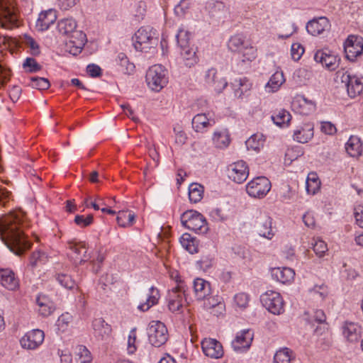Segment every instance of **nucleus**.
I'll use <instances>...</instances> for the list:
<instances>
[{
  "mask_svg": "<svg viewBox=\"0 0 363 363\" xmlns=\"http://www.w3.org/2000/svg\"><path fill=\"white\" fill-rule=\"evenodd\" d=\"M56 279L60 285L68 289H74L76 285L74 280L67 274H58Z\"/></svg>",
  "mask_w": 363,
  "mask_h": 363,
  "instance_id": "09e8293b",
  "label": "nucleus"
},
{
  "mask_svg": "<svg viewBox=\"0 0 363 363\" xmlns=\"http://www.w3.org/2000/svg\"><path fill=\"white\" fill-rule=\"evenodd\" d=\"M181 222L183 226L199 234H204L208 230L205 218L196 211L188 210L183 213Z\"/></svg>",
  "mask_w": 363,
  "mask_h": 363,
  "instance_id": "7ed1b4c3",
  "label": "nucleus"
},
{
  "mask_svg": "<svg viewBox=\"0 0 363 363\" xmlns=\"http://www.w3.org/2000/svg\"><path fill=\"white\" fill-rule=\"evenodd\" d=\"M30 81V86L39 90H46L50 86L49 80L44 77H33Z\"/></svg>",
  "mask_w": 363,
  "mask_h": 363,
  "instance_id": "de8ad7c7",
  "label": "nucleus"
},
{
  "mask_svg": "<svg viewBox=\"0 0 363 363\" xmlns=\"http://www.w3.org/2000/svg\"><path fill=\"white\" fill-rule=\"evenodd\" d=\"M285 79L282 72H276L266 85V88L270 89L269 91L274 92L279 89Z\"/></svg>",
  "mask_w": 363,
  "mask_h": 363,
  "instance_id": "a19ab883",
  "label": "nucleus"
},
{
  "mask_svg": "<svg viewBox=\"0 0 363 363\" xmlns=\"http://www.w3.org/2000/svg\"><path fill=\"white\" fill-rule=\"evenodd\" d=\"M238 52L242 55L241 62L242 63L252 62L256 57L255 49L249 45L245 46L241 52Z\"/></svg>",
  "mask_w": 363,
  "mask_h": 363,
  "instance_id": "3c124183",
  "label": "nucleus"
},
{
  "mask_svg": "<svg viewBox=\"0 0 363 363\" xmlns=\"http://www.w3.org/2000/svg\"><path fill=\"white\" fill-rule=\"evenodd\" d=\"M159 298V290L154 286H151L150 289V294L146 302L139 305L138 307V309L142 311H148L151 306L157 303Z\"/></svg>",
  "mask_w": 363,
  "mask_h": 363,
  "instance_id": "72a5a7b5",
  "label": "nucleus"
},
{
  "mask_svg": "<svg viewBox=\"0 0 363 363\" xmlns=\"http://www.w3.org/2000/svg\"><path fill=\"white\" fill-rule=\"evenodd\" d=\"M304 52L303 47L299 43H293L291 48V57L298 61Z\"/></svg>",
  "mask_w": 363,
  "mask_h": 363,
  "instance_id": "bf43d9fd",
  "label": "nucleus"
},
{
  "mask_svg": "<svg viewBox=\"0 0 363 363\" xmlns=\"http://www.w3.org/2000/svg\"><path fill=\"white\" fill-rule=\"evenodd\" d=\"M313 136V129L310 125L296 130L294 133V140L298 143H305L311 140Z\"/></svg>",
  "mask_w": 363,
  "mask_h": 363,
  "instance_id": "f704fd0d",
  "label": "nucleus"
},
{
  "mask_svg": "<svg viewBox=\"0 0 363 363\" xmlns=\"http://www.w3.org/2000/svg\"><path fill=\"white\" fill-rule=\"evenodd\" d=\"M86 72L91 77H97L101 75V69L99 66L91 64L86 67Z\"/></svg>",
  "mask_w": 363,
  "mask_h": 363,
  "instance_id": "69168bd1",
  "label": "nucleus"
},
{
  "mask_svg": "<svg viewBox=\"0 0 363 363\" xmlns=\"http://www.w3.org/2000/svg\"><path fill=\"white\" fill-rule=\"evenodd\" d=\"M313 249L318 257H322L328 251V246L323 240H318L313 244Z\"/></svg>",
  "mask_w": 363,
  "mask_h": 363,
  "instance_id": "5fc2aeb1",
  "label": "nucleus"
},
{
  "mask_svg": "<svg viewBox=\"0 0 363 363\" xmlns=\"http://www.w3.org/2000/svg\"><path fill=\"white\" fill-rule=\"evenodd\" d=\"M330 27L328 19L325 17H320L310 21L306 25V30L312 35H318L325 30H328Z\"/></svg>",
  "mask_w": 363,
  "mask_h": 363,
  "instance_id": "5701e85b",
  "label": "nucleus"
},
{
  "mask_svg": "<svg viewBox=\"0 0 363 363\" xmlns=\"http://www.w3.org/2000/svg\"><path fill=\"white\" fill-rule=\"evenodd\" d=\"M346 57L354 61L363 52V38L357 35H349L344 43Z\"/></svg>",
  "mask_w": 363,
  "mask_h": 363,
  "instance_id": "1a4fd4ad",
  "label": "nucleus"
},
{
  "mask_svg": "<svg viewBox=\"0 0 363 363\" xmlns=\"http://www.w3.org/2000/svg\"><path fill=\"white\" fill-rule=\"evenodd\" d=\"M185 290L182 283L177 284V286L174 287L169 291L168 294V308L172 313L182 312L183 308V295H184Z\"/></svg>",
  "mask_w": 363,
  "mask_h": 363,
  "instance_id": "9d476101",
  "label": "nucleus"
},
{
  "mask_svg": "<svg viewBox=\"0 0 363 363\" xmlns=\"http://www.w3.org/2000/svg\"><path fill=\"white\" fill-rule=\"evenodd\" d=\"M44 332L39 329L28 332L20 340L22 347L28 350H35L43 342Z\"/></svg>",
  "mask_w": 363,
  "mask_h": 363,
  "instance_id": "ddd939ff",
  "label": "nucleus"
},
{
  "mask_svg": "<svg viewBox=\"0 0 363 363\" xmlns=\"http://www.w3.org/2000/svg\"><path fill=\"white\" fill-rule=\"evenodd\" d=\"M135 214L128 211H119L116 218L117 223L122 228L130 227L133 224Z\"/></svg>",
  "mask_w": 363,
  "mask_h": 363,
  "instance_id": "ea45409f",
  "label": "nucleus"
},
{
  "mask_svg": "<svg viewBox=\"0 0 363 363\" xmlns=\"http://www.w3.org/2000/svg\"><path fill=\"white\" fill-rule=\"evenodd\" d=\"M201 347L205 355L214 359H219L223 355V346L215 339H204Z\"/></svg>",
  "mask_w": 363,
  "mask_h": 363,
  "instance_id": "2eb2a0df",
  "label": "nucleus"
},
{
  "mask_svg": "<svg viewBox=\"0 0 363 363\" xmlns=\"http://www.w3.org/2000/svg\"><path fill=\"white\" fill-rule=\"evenodd\" d=\"M293 358V352L285 347L276 352L274 362V363H291Z\"/></svg>",
  "mask_w": 363,
  "mask_h": 363,
  "instance_id": "79ce46f5",
  "label": "nucleus"
},
{
  "mask_svg": "<svg viewBox=\"0 0 363 363\" xmlns=\"http://www.w3.org/2000/svg\"><path fill=\"white\" fill-rule=\"evenodd\" d=\"M56 19L57 14L55 10L49 9L48 11H42L39 14L36 22V29L39 31H45L55 22Z\"/></svg>",
  "mask_w": 363,
  "mask_h": 363,
  "instance_id": "aec40b11",
  "label": "nucleus"
},
{
  "mask_svg": "<svg viewBox=\"0 0 363 363\" xmlns=\"http://www.w3.org/2000/svg\"><path fill=\"white\" fill-rule=\"evenodd\" d=\"M315 62L320 63L330 70H335L339 65L340 59L330 50H318L314 55Z\"/></svg>",
  "mask_w": 363,
  "mask_h": 363,
  "instance_id": "4468645a",
  "label": "nucleus"
},
{
  "mask_svg": "<svg viewBox=\"0 0 363 363\" xmlns=\"http://www.w3.org/2000/svg\"><path fill=\"white\" fill-rule=\"evenodd\" d=\"M261 301L266 309L273 314H280L284 311V301L277 291H267L261 296Z\"/></svg>",
  "mask_w": 363,
  "mask_h": 363,
  "instance_id": "6e6552de",
  "label": "nucleus"
},
{
  "mask_svg": "<svg viewBox=\"0 0 363 363\" xmlns=\"http://www.w3.org/2000/svg\"><path fill=\"white\" fill-rule=\"evenodd\" d=\"M306 191L309 194H315L320 187V181L315 172H311L308 174L306 179Z\"/></svg>",
  "mask_w": 363,
  "mask_h": 363,
  "instance_id": "4c0bfd02",
  "label": "nucleus"
},
{
  "mask_svg": "<svg viewBox=\"0 0 363 363\" xmlns=\"http://www.w3.org/2000/svg\"><path fill=\"white\" fill-rule=\"evenodd\" d=\"M26 44L30 49V54L33 56H38L40 53V47L38 44L31 37H27L26 38Z\"/></svg>",
  "mask_w": 363,
  "mask_h": 363,
  "instance_id": "e2e57ef3",
  "label": "nucleus"
},
{
  "mask_svg": "<svg viewBox=\"0 0 363 363\" xmlns=\"http://www.w3.org/2000/svg\"><path fill=\"white\" fill-rule=\"evenodd\" d=\"M28 224L21 211H16L0 218V237L15 255H21L31 247L24 233Z\"/></svg>",
  "mask_w": 363,
  "mask_h": 363,
  "instance_id": "f257e3e1",
  "label": "nucleus"
},
{
  "mask_svg": "<svg viewBox=\"0 0 363 363\" xmlns=\"http://www.w3.org/2000/svg\"><path fill=\"white\" fill-rule=\"evenodd\" d=\"M292 106L296 111L301 115H308L315 109V102L308 100L303 95H298L294 99Z\"/></svg>",
  "mask_w": 363,
  "mask_h": 363,
  "instance_id": "f3484780",
  "label": "nucleus"
},
{
  "mask_svg": "<svg viewBox=\"0 0 363 363\" xmlns=\"http://www.w3.org/2000/svg\"><path fill=\"white\" fill-rule=\"evenodd\" d=\"M204 188L198 183H193L189 186V198L191 202H199L203 196Z\"/></svg>",
  "mask_w": 363,
  "mask_h": 363,
  "instance_id": "e433bc0d",
  "label": "nucleus"
},
{
  "mask_svg": "<svg viewBox=\"0 0 363 363\" xmlns=\"http://www.w3.org/2000/svg\"><path fill=\"white\" fill-rule=\"evenodd\" d=\"M94 217L92 214H89L86 217L77 215L74 218V223L81 228L89 226L93 223Z\"/></svg>",
  "mask_w": 363,
  "mask_h": 363,
  "instance_id": "6e6d98bb",
  "label": "nucleus"
},
{
  "mask_svg": "<svg viewBox=\"0 0 363 363\" xmlns=\"http://www.w3.org/2000/svg\"><path fill=\"white\" fill-rule=\"evenodd\" d=\"M150 343L155 347H160L167 341L169 335L165 325L161 321H152L147 329Z\"/></svg>",
  "mask_w": 363,
  "mask_h": 363,
  "instance_id": "39448f33",
  "label": "nucleus"
},
{
  "mask_svg": "<svg viewBox=\"0 0 363 363\" xmlns=\"http://www.w3.org/2000/svg\"><path fill=\"white\" fill-rule=\"evenodd\" d=\"M189 2L188 0H181L180 2L174 7V12L178 16H184L189 8Z\"/></svg>",
  "mask_w": 363,
  "mask_h": 363,
  "instance_id": "680f3d73",
  "label": "nucleus"
},
{
  "mask_svg": "<svg viewBox=\"0 0 363 363\" xmlns=\"http://www.w3.org/2000/svg\"><path fill=\"white\" fill-rule=\"evenodd\" d=\"M67 244L68 248L74 254L76 262L79 261V264H82L89 259V257L86 255V247L84 243L70 241Z\"/></svg>",
  "mask_w": 363,
  "mask_h": 363,
  "instance_id": "bb28decb",
  "label": "nucleus"
},
{
  "mask_svg": "<svg viewBox=\"0 0 363 363\" xmlns=\"http://www.w3.org/2000/svg\"><path fill=\"white\" fill-rule=\"evenodd\" d=\"M136 328L130 330L128 340V350L130 354H133L136 350Z\"/></svg>",
  "mask_w": 363,
  "mask_h": 363,
  "instance_id": "052dcab7",
  "label": "nucleus"
},
{
  "mask_svg": "<svg viewBox=\"0 0 363 363\" xmlns=\"http://www.w3.org/2000/svg\"><path fill=\"white\" fill-rule=\"evenodd\" d=\"M190 33L183 29H180L176 36L177 43L182 50H185L189 47Z\"/></svg>",
  "mask_w": 363,
  "mask_h": 363,
  "instance_id": "8fccbe9b",
  "label": "nucleus"
},
{
  "mask_svg": "<svg viewBox=\"0 0 363 363\" xmlns=\"http://www.w3.org/2000/svg\"><path fill=\"white\" fill-rule=\"evenodd\" d=\"M118 60L120 62V65L125 67V72L130 74L135 68L133 63H130L125 54L121 52L118 55Z\"/></svg>",
  "mask_w": 363,
  "mask_h": 363,
  "instance_id": "4d7b16f0",
  "label": "nucleus"
},
{
  "mask_svg": "<svg viewBox=\"0 0 363 363\" xmlns=\"http://www.w3.org/2000/svg\"><path fill=\"white\" fill-rule=\"evenodd\" d=\"M17 11L13 0H0V23L3 28L11 29L18 26Z\"/></svg>",
  "mask_w": 363,
  "mask_h": 363,
  "instance_id": "20e7f679",
  "label": "nucleus"
},
{
  "mask_svg": "<svg viewBox=\"0 0 363 363\" xmlns=\"http://www.w3.org/2000/svg\"><path fill=\"white\" fill-rule=\"evenodd\" d=\"M77 23L73 18H64L57 23V29L64 35H69L74 31H77Z\"/></svg>",
  "mask_w": 363,
  "mask_h": 363,
  "instance_id": "2f4dec72",
  "label": "nucleus"
},
{
  "mask_svg": "<svg viewBox=\"0 0 363 363\" xmlns=\"http://www.w3.org/2000/svg\"><path fill=\"white\" fill-rule=\"evenodd\" d=\"M23 68H28L27 72L33 73L40 71L42 69L40 65L37 61L31 57H27L23 64Z\"/></svg>",
  "mask_w": 363,
  "mask_h": 363,
  "instance_id": "864d4df0",
  "label": "nucleus"
},
{
  "mask_svg": "<svg viewBox=\"0 0 363 363\" xmlns=\"http://www.w3.org/2000/svg\"><path fill=\"white\" fill-rule=\"evenodd\" d=\"M228 172V177L238 184L244 182L249 175L248 167L242 160L230 164Z\"/></svg>",
  "mask_w": 363,
  "mask_h": 363,
  "instance_id": "9b49d317",
  "label": "nucleus"
},
{
  "mask_svg": "<svg viewBox=\"0 0 363 363\" xmlns=\"http://www.w3.org/2000/svg\"><path fill=\"white\" fill-rule=\"evenodd\" d=\"M253 334L249 330H245L238 334L232 342V347L235 351L239 352L248 349L252 343Z\"/></svg>",
  "mask_w": 363,
  "mask_h": 363,
  "instance_id": "412c9836",
  "label": "nucleus"
},
{
  "mask_svg": "<svg viewBox=\"0 0 363 363\" xmlns=\"http://www.w3.org/2000/svg\"><path fill=\"white\" fill-rule=\"evenodd\" d=\"M77 356L78 363H91L92 357L88 349L84 345H79L77 347Z\"/></svg>",
  "mask_w": 363,
  "mask_h": 363,
  "instance_id": "49530a36",
  "label": "nucleus"
},
{
  "mask_svg": "<svg viewBox=\"0 0 363 363\" xmlns=\"http://www.w3.org/2000/svg\"><path fill=\"white\" fill-rule=\"evenodd\" d=\"M342 82L345 83L347 94L351 98L356 97L363 90L362 82L356 76L344 74L342 77Z\"/></svg>",
  "mask_w": 363,
  "mask_h": 363,
  "instance_id": "dca6fc26",
  "label": "nucleus"
},
{
  "mask_svg": "<svg viewBox=\"0 0 363 363\" xmlns=\"http://www.w3.org/2000/svg\"><path fill=\"white\" fill-rule=\"evenodd\" d=\"M133 39L134 48L140 52H147L148 49L155 48L159 41L156 30L150 26L140 28Z\"/></svg>",
  "mask_w": 363,
  "mask_h": 363,
  "instance_id": "f03ea898",
  "label": "nucleus"
},
{
  "mask_svg": "<svg viewBox=\"0 0 363 363\" xmlns=\"http://www.w3.org/2000/svg\"><path fill=\"white\" fill-rule=\"evenodd\" d=\"M233 86L235 88V94L240 97L245 93L250 90L252 84L246 77H243L239 80H235Z\"/></svg>",
  "mask_w": 363,
  "mask_h": 363,
  "instance_id": "c03bdc74",
  "label": "nucleus"
},
{
  "mask_svg": "<svg viewBox=\"0 0 363 363\" xmlns=\"http://www.w3.org/2000/svg\"><path fill=\"white\" fill-rule=\"evenodd\" d=\"M182 247L191 254L198 252V245L195 238L189 233H184L180 238Z\"/></svg>",
  "mask_w": 363,
  "mask_h": 363,
  "instance_id": "c9c22d12",
  "label": "nucleus"
},
{
  "mask_svg": "<svg viewBox=\"0 0 363 363\" xmlns=\"http://www.w3.org/2000/svg\"><path fill=\"white\" fill-rule=\"evenodd\" d=\"M272 119L274 123L281 127L285 124H288L291 119V116L289 111L282 109L278 111V113L272 116Z\"/></svg>",
  "mask_w": 363,
  "mask_h": 363,
  "instance_id": "37998d69",
  "label": "nucleus"
},
{
  "mask_svg": "<svg viewBox=\"0 0 363 363\" xmlns=\"http://www.w3.org/2000/svg\"><path fill=\"white\" fill-rule=\"evenodd\" d=\"M255 227L260 236L271 239L274 235L272 229V218L267 214H261L257 218Z\"/></svg>",
  "mask_w": 363,
  "mask_h": 363,
  "instance_id": "6ab92c4d",
  "label": "nucleus"
},
{
  "mask_svg": "<svg viewBox=\"0 0 363 363\" xmlns=\"http://www.w3.org/2000/svg\"><path fill=\"white\" fill-rule=\"evenodd\" d=\"M272 277L275 280L285 284L294 279V271L289 267H277L272 269Z\"/></svg>",
  "mask_w": 363,
  "mask_h": 363,
  "instance_id": "a878e982",
  "label": "nucleus"
},
{
  "mask_svg": "<svg viewBox=\"0 0 363 363\" xmlns=\"http://www.w3.org/2000/svg\"><path fill=\"white\" fill-rule=\"evenodd\" d=\"M213 140L220 147H226L230 143L229 136L225 132H215Z\"/></svg>",
  "mask_w": 363,
  "mask_h": 363,
  "instance_id": "603ef678",
  "label": "nucleus"
},
{
  "mask_svg": "<svg viewBox=\"0 0 363 363\" xmlns=\"http://www.w3.org/2000/svg\"><path fill=\"white\" fill-rule=\"evenodd\" d=\"M0 282L6 289L14 291L19 286L18 279L10 269H0Z\"/></svg>",
  "mask_w": 363,
  "mask_h": 363,
  "instance_id": "4be33fe9",
  "label": "nucleus"
},
{
  "mask_svg": "<svg viewBox=\"0 0 363 363\" xmlns=\"http://www.w3.org/2000/svg\"><path fill=\"white\" fill-rule=\"evenodd\" d=\"M36 302L39 306L40 314L44 317L51 315L55 309L54 303L45 296H38Z\"/></svg>",
  "mask_w": 363,
  "mask_h": 363,
  "instance_id": "c85d7f7f",
  "label": "nucleus"
},
{
  "mask_svg": "<svg viewBox=\"0 0 363 363\" xmlns=\"http://www.w3.org/2000/svg\"><path fill=\"white\" fill-rule=\"evenodd\" d=\"M354 218L358 225L361 226L363 219V206L359 205L354 208Z\"/></svg>",
  "mask_w": 363,
  "mask_h": 363,
  "instance_id": "774afa93",
  "label": "nucleus"
},
{
  "mask_svg": "<svg viewBox=\"0 0 363 363\" xmlns=\"http://www.w3.org/2000/svg\"><path fill=\"white\" fill-rule=\"evenodd\" d=\"M237 306L240 308H246L248 305L249 297L245 293H239L234 297Z\"/></svg>",
  "mask_w": 363,
  "mask_h": 363,
  "instance_id": "0e129e2a",
  "label": "nucleus"
},
{
  "mask_svg": "<svg viewBox=\"0 0 363 363\" xmlns=\"http://www.w3.org/2000/svg\"><path fill=\"white\" fill-rule=\"evenodd\" d=\"M206 78L209 83H212V86L217 91H220L227 85V82L225 79L218 74L215 69H208L206 74Z\"/></svg>",
  "mask_w": 363,
  "mask_h": 363,
  "instance_id": "cd10ccee",
  "label": "nucleus"
},
{
  "mask_svg": "<svg viewBox=\"0 0 363 363\" xmlns=\"http://www.w3.org/2000/svg\"><path fill=\"white\" fill-rule=\"evenodd\" d=\"M94 336L99 340H107L112 332L111 327L102 318H95L92 321Z\"/></svg>",
  "mask_w": 363,
  "mask_h": 363,
  "instance_id": "a211bd4d",
  "label": "nucleus"
},
{
  "mask_svg": "<svg viewBox=\"0 0 363 363\" xmlns=\"http://www.w3.org/2000/svg\"><path fill=\"white\" fill-rule=\"evenodd\" d=\"M271 182L265 177H257L250 181L246 186L247 193L254 198H262L271 189Z\"/></svg>",
  "mask_w": 363,
  "mask_h": 363,
  "instance_id": "0eeeda50",
  "label": "nucleus"
},
{
  "mask_svg": "<svg viewBox=\"0 0 363 363\" xmlns=\"http://www.w3.org/2000/svg\"><path fill=\"white\" fill-rule=\"evenodd\" d=\"M302 155L303 151L298 147L288 149L285 154V162L289 160L291 162Z\"/></svg>",
  "mask_w": 363,
  "mask_h": 363,
  "instance_id": "13d9d810",
  "label": "nucleus"
},
{
  "mask_svg": "<svg viewBox=\"0 0 363 363\" xmlns=\"http://www.w3.org/2000/svg\"><path fill=\"white\" fill-rule=\"evenodd\" d=\"M148 86L154 91H160L167 83L166 70L160 65L152 66L146 74Z\"/></svg>",
  "mask_w": 363,
  "mask_h": 363,
  "instance_id": "423d86ee",
  "label": "nucleus"
},
{
  "mask_svg": "<svg viewBox=\"0 0 363 363\" xmlns=\"http://www.w3.org/2000/svg\"><path fill=\"white\" fill-rule=\"evenodd\" d=\"M248 44L242 35L238 34L230 38L228 42V48L233 52H241Z\"/></svg>",
  "mask_w": 363,
  "mask_h": 363,
  "instance_id": "58836bf2",
  "label": "nucleus"
},
{
  "mask_svg": "<svg viewBox=\"0 0 363 363\" xmlns=\"http://www.w3.org/2000/svg\"><path fill=\"white\" fill-rule=\"evenodd\" d=\"M181 55L183 57L184 64L188 67H191L197 62L196 52L193 48L188 47L185 50H182Z\"/></svg>",
  "mask_w": 363,
  "mask_h": 363,
  "instance_id": "a18cd8bd",
  "label": "nucleus"
},
{
  "mask_svg": "<svg viewBox=\"0 0 363 363\" xmlns=\"http://www.w3.org/2000/svg\"><path fill=\"white\" fill-rule=\"evenodd\" d=\"M265 138L262 133H255L246 140L245 145L247 150L259 151L263 147Z\"/></svg>",
  "mask_w": 363,
  "mask_h": 363,
  "instance_id": "473e14b6",
  "label": "nucleus"
},
{
  "mask_svg": "<svg viewBox=\"0 0 363 363\" xmlns=\"http://www.w3.org/2000/svg\"><path fill=\"white\" fill-rule=\"evenodd\" d=\"M342 329L344 337L349 342H357L361 337L362 328L357 323L346 322Z\"/></svg>",
  "mask_w": 363,
  "mask_h": 363,
  "instance_id": "393cba45",
  "label": "nucleus"
},
{
  "mask_svg": "<svg viewBox=\"0 0 363 363\" xmlns=\"http://www.w3.org/2000/svg\"><path fill=\"white\" fill-rule=\"evenodd\" d=\"M86 42V34L81 30H77L68 35L66 47L70 54L77 55L81 52Z\"/></svg>",
  "mask_w": 363,
  "mask_h": 363,
  "instance_id": "f8f14e48",
  "label": "nucleus"
},
{
  "mask_svg": "<svg viewBox=\"0 0 363 363\" xmlns=\"http://www.w3.org/2000/svg\"><path fill=\"white\" fill-rule=\"evenodd\" d=\"M321 130L326 134L333 135L336 132V128L330 122H323L321 124Z\"/></svg>",
  "mask_w": 363,
  "mask_h": 363,
  "instance_id": "338daca9",
  "label": "nucleus"
},
{
  "mask_svg": "<svg viewBox=\"0 0 363 363\" xmlns=\"http://www.w3.org/2000/svg\"><path fill=\"white\" fill-rule=\"evenodd\" d=\"M347 152L351 157H358L362 151V145L360 139L357 136H351L345 145Z\"/></svg>",
  "mask_w": 363,
  "mask_h": 363,
  "instance_id": "c756f323",
  "label": "nucleus"
},
{
  "mask_svg": "<svg viewBox=\"0 0 363 363\" xmlns=\"http://www.w3.org/2000/svg\"><path fill=\"white\" fill-rule=\"evenodd\" d=\"M194 291L198 300H204L211 294V284L200 278L194 281Z\"/></svg>",
  "mask_w": 363,
  "mask_h": 363,
  "instance_id": "b1692460",
  "label": "nucleus"
},
{
  "mask_svg": "<svg viewBox=\"0 0 363 363\" xmlns=\"http://www.w3.org/2000/svg\"><path fill=\"white\" fill-rule=\"evenodd\" d=\"M211 125H212L211 121L206 114H197L192 119V127L198 133H203Z\"/></svg>",
  "mask_w": 363,
  "mask_h": 363,
  "instance_id": "7c9ffc66",
  "label": "nucleus"
}]
</instances>
